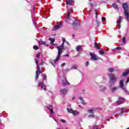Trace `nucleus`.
Instances as JSON below:
<instances>
[{
  "label": "nucleus",
  "instance_id": "nucleus-1",
  "mask_svg": "<svg viewBox=\"0 0 129 129\" xmlns=\"http://www.w3.org/2000/svg\"><path fill=\"white\" fill-rule=\"evenodd\" d=\"M64 43H62L61 46H57V49L58 50L57 56L55 60H50V63L53 66L54 68H56V65H57V62L60 60L61 58V54L63 53L62 50L64 49Z\"/></svg>",
  "mask_w": 129,
  "mask_h": 129
},
{
  "label": "nucleus",
  "instance_id": "nucleus-2",
  "mask_svg": "<svg viewBox=\"0 0 129 129\" xmlns=\"http://www.w3.org/2000/svg\"><path fill=\"white\" fill-rule=\"evenodd\" d=\"M40 53H38L36 54V58H35V63L36 64V77L35 79L38 80L39 79V76L41 74V72L43 71V69L40 68L39 66V59H40Z\"/></svg>",
  "mask_w": 129,
  "mask_h": 129
},
{
  "label": "nucleus",
  "instance_id": "nucleus-3",
  "mask_svg": "<svg viewBox=\"0 0 129 129\" xmlns=\"http://www.w3.org/2000/svg\"><path fill=\"white\" fill-rule=\"evenodd\" d=\"M122 8L124 10V14L125 15V18H126L127 22H129V8L127 3H124L122 5Z\"/></svg>",
  "mask_w": 129,
  "mask_h": 129
},
{
  "label": "nucleus",
  "instance_id": "nucleus-4",
  "mask_svg": "<svg viewBox=\"0 0 129 129\" xmlns=\"http://www.w3.org/2000/svg\"><path fill=\"white\" fill-rule=\"evenodd\" d=\"M108 76L110 78L109 83L111 85L112 84H114L115 82H116L117 78L115 77V75L112 74H109Z\"/></svg>",
  "mask_w": 129,
  "mask_h": 129
},
{
  "label": "nucleus",
  "instance_id": "nucleus-5",
  "mask_svg": "<svg viewBox=\"0 0 129 129\" xmlns=\"http://www.w3.org/2000/svg\"><path fill=\"white\" fill-rule=\"evenodd\" d=\"M72 26L74 28V30L77 31V30H78V27L80 26V23L79 22V21L76 20L74 21V22L72 23Z\"/></svg>",
  "mask_w": 129,
  "mask_h": 129
},
{
  "label": "nucleus",
  "instance_id": "nucleus-6",
  "mask_svg": "<svg viewBox=\"0 0 129 129\" xmlns=\"http://www.w3.org/2000/svg\"><path fill=\"white\" fill-rule=\"evenodd\" d=\"M38 88H40L41 90H42V89H43V90H46V85H45V84H44L43 81H41L38 83Z\"/></svg>",
  "mask_w": 129,
  "mask_h": 129
},
{
  "label": "nucleus",
  "instance_id": "nucleus-7",
  "mask_svg": "<svg viewBox=\"0 0 129 129\" xmlns=\"http://www.w3.org/2000/svg\"><path fill=\"white\" fill-rule=\"evenodd\" d=\"M90 55L91 56L90 58V60H93V61H97L98 59H99V57L97 56L96 54H94L92 52L90 53Z\"/></svg>",
  "mask_w": 129,
  "mask_h": 129
},
{
  "label": "nucleus",
  "instance_id": "nucleus-8",
  "mask_svg": "<svg viewBox=\"0 0 129 129\" xmlns=\"http://www.w3.org/2000/svg\"><path fill=\"white\" fill-rule=\"evenodd\" d=\"M46 107L47 108L48 110H49L50 112V115H49L50 117H52V114H55V112H54V110H53V108L52 107V106H46Z\"/></svg>",
  "mask_w": 129,
  "mask_h": 129
},
{
  "label": "nucleus",
  "instance_id": "nucleus-9",
  "mask_svg": "<svg viewBox=\"0 0 129 129\" xmlns=\"http://www.w3.org/2000/svg\"><path fill=\"white\" fill-rule=\"evenodd\" d=\"M124 101H125V99L121 97H118V101H117V104L118 105H120V104H122V103H124Z\"/></svg>",
  "mask_w": 129,
  "mask_h": 129
},
{
  "label": "nucleus",
  "instance_id": "nucleus-10",
  "mask_svg": "<svg viewBox=\"0 0 129 129\" xmlns=\"http://www.w3.org/2000/svg\"><path fill=\"white\" fill-rule=\"evenodd\" d=\"M35 8H36V6H34L32 9V10L31 11L33 23H34V22L36 23V20L35 19V18H34V17H35Z\"/></svg>",
  "mask_w": 129,
  "mask_h": 129
},
{
  "label": "nucleus",
  "instance_id": "nucleus-11",
  "mask_svg": "<svg viewBox=\"0 0 129 129\" xmlns=\"http://www.w3.org/2000/svg\"><path fill=\"white\" fill-rule=\"evenodd\" d=\"M62 84L63 86H67V85H70V83L68 81H67V79L66 78H63L62 80Z\"/></svg>",
  "mask_w": 129,
  "mask_h": 129
},
{
  "label": "nucleus",
  "instance_id": "nucleus-12",
  "mask_svg": "<svg viewBox=\"0 0 129 129\" xmlns=\"http://www.w3.org/2000/svg\"><path fill=\"white\" fill-rule=\"evenodd\" d=\"M121 16H119L118 20L116 21V24L117 25V26L119 27L118 28H117V30H119L120 29V23H121V21H120L121 20Z\"/></svg>",
  "mask_w": 129,
  "mask_h": 129
},
{
  "label": "nucleus",
  "instance_id": "nucleus-13",
  "mask_svg": "<svg viewBox=\"0 0 129 129\" xmlns=\"http://www.w3.org/2000/svg\"><path fill=\"white\" fill-rule=\"evenodd\" d=\"M60 94L62 95H65V94H67V90L66 89H62L60 90Z\"/></svg>",
  "mask_w": 129,
  "mask_h": 129
},
{
  "label": "nucleus",
  "instance_id": "nucleus-14",
  "mask_svg": "<svg viewBox=\"0 0 129 129\" xmlns=\"http://www.w3.org/2000/svg\"><path fill=\"white\" fill-rule=\"evenodd\" d=\"M61 27H62V24H59L56 27L55 26H54L52 28V31H57V30H59V29H60Z\"/></svg>",
  "mask_w": 129,
  "mask_h": 129
},
{
  "label": "nucleus",
  "instance_id": "nucleus-15",
  "mask_svg": "<svg viewBox=\"0 0 129 129\" xmlns=\"http://www.w3.org/2000/svg\"><path fill=\"white\" fill-rule=\"evenodd\" d=\"M116 50H121V47L117 46L115 49L112 50V52L113 54L116 53Z\"/></svg>",
  "mask_w": 129,
  "mask_h": 129
},
{
  "label": "nucleus",
  "instance_id": "nucleus-16",
  "mask_svg": "<svg viewBox=\"0 0 129 129\" xmlns=\"http://www.w3.org/2000/svg\"><path fill=\"white\" fill-rule=\"evenodd\" d=\"M76 50L77 52H82V46L81 45H78Z\"/></svg>",
  "mask_w": 129,
  "mask_h": 129
},
{
  "label": "nucleus",
  "instance_id": "nucleus-17",
  "mask_svg": "<svg viewBox=\"0 0 129 129\" xmlns=\"http://www.w3.org/2000/svg\"><path fill=\"white\" fill-rule=\"evenodd\" d=\"M39 45H45L46 47H49V44H46V42L42 41H38Z\"/></svg>",
  "mask_w": 129,
  "mask_h": 129
},
{
  "label": "nucleus",
  "instance_id": "nucleus-18",
  "mask_svg": "<svg viewBox=\"0 0 129 129\" xmlns=\"http://www.w3.org/2000/svg\"><path fill=\"white\" fill-rule=\"evenodd\" d=\"M48 40L50 41L51 45H52L53 46H55V44H54V42H55V39L49 37L48 38Z\"/></svg>",
  "mask_w": 129,
  "mask_h": 129
},
{
  "label": "nucleus",
  "instance_id": "nucleus-19",
  "mask_svg": "<svg viewBox=\"0 0 129 129\" xmlns=\"http://www.w3.org/2000/svg\"><path fill=\"white\" fill-rule=\"evenodd\" d=\"M112 7L113 8H114V9H115V10H116L117 11L119 10V9L118 8V6H117V5H116V3H113L112 5Z\"/></svg>",
  "mask_w": 129,
  "mask_h": 129
},
{
  "label": "nucleus",
  "instance_id": "nucleus-20",
  "mask_svg": "<svg viewBox=\"0 0 129 129\" xmlns=\"http://www.w3.org/2000/svg\"><path fill=\"white\" fill-rule=\"evenodd\" d=\"M74 0H66L67 5H69V6H71L72 4H73Z\"/></svg>",
  "mask_w": 129,
  "mask_h": 129
},
{
  "label": "nucleus",
  "instance_id": "nucleus-21",
  "mask_svg": "<svg viewBox=\"0 0 129 129\" xmlns=\"http://www.w3.org/2000/svg\"><path fill=\"white\" fill-rule=\"evenodd\" d=\"M123 81H124V80L123 79L121 80L120 82V84H119V86H120V88H122V89H123V86H124Z\"/></svg>",
  "mask_w": 129,
  "mask_h": 129
},
{
  "label": "nucleus",
  "instance_id": "nucleus-22",
  "mask_svg": "<svg viewBox=\"0 0 129 129\" xmlns=\"http://www.w3.org/2000/svg\"><path fill=\"white\" fill-rule=\"evenodd\" d=\"M129 74V70H126L125 72H124L122 74V76L124 77H125V76H127V75H128Z\"/></svg>",
  "mask_w": 129,
  "mask_h": 129
},
{
  "label": "nucleus",
  "instance_id": "nucleus-23",
  "mask_svg": "<svg viewBox=\"0 0 129 129\" xmlns=\"http://www.w3.org/2000/svg\"><path fill=\"white\" fill-rule=\"evenodd\" d=\"M94 46L95 48H96V49H97V50H99V49H100V47L98 45H97V43L96 42V41H95Z\"/></svg>",
  "mask_w": 129,
  "mask_h": 129
},
{
  "label": "nucleus",
  "instance_id": "nucleus-24",
  "mask_svg": "<svg viewBox=\"0 0 129 129\" xmlns=\"http://www.w3.org/2000/svg\"><path fill=\"white\" fill-rule=\"evenodd\" d=\"M73 114H74V115H78V114H79V112L77 110H74Z\"/></svg>",
  "mask_w": 129,
  "mask_h": 129
},
{
  "label": "nucleus",
  "instance_id": "nucleus-25",
  "mask_svg": "<svg viewBox=\"0 0 129 129\" xmlns=\"http://www.w3.org/2000/svg\"><path fill=\"white\" fill-rule=\"evenodd\" d=\"M67 110H68V112H69V113H73V111H74L73 110V109H70L69 108H67Z\"/></svg>",
  "mask_w": 129,
  "mask_h": 129
},
{
  "label": "nucleus",
  "instance_id": "nucleus-26",
  "mask_svg": "<svg viewBox=\"0 0 129 129\" xmlns=\"http://www.w3.org/2000/svg\"><path fill=\"white\" fill-rule=\"evenodd\" d=\"M121 110H122V111L120 113L118 114V116H121L123 113L125 112V111H124V109H123V108H121Z\"/></svg>",
  "mask_w": 129,
  "mask_h": 129
},
{
  "label": "nucleus",
  "instance_id": "nucleus-27",
  "mask_svg": "<svg viewBox=\"0 0 129 129\" xmlns=\"http://www.w3.org/2000/svg\"><path fill=\"white\" fill-rule=\"evenodd\" d=\"M79 99L81 101V102L82 103H83V104H85V101H84V100L83 99V98H82V97H80Z\"/></svg>",
  "mask_w": 129,
  "mask_h": 129
},
{
  "label": "nucleus",
  "instance_id": "nucleus-28",
  "mask_svg": "<svg viewBox=\"0 0 129 129\" xmlns=\"http://www.w3.org/2000/svg\"><path fill=\"white\" fill-rule=\"evenodd\" d=\"M115 90H117V88H116V87H114V88H111V92H114V91H115Z\"/></svg>",
  "mask_w": 129,
  "mask_h": 129
},
{
  "label": "nucleus",
  "instance_id": "nucleus-29",
  "mask_svg": "<svg viewBox=\"0 0 129 129\" xmlns=\"http://www.w3.org/2000/svg\"><path fill=\"white\" fill-rule=\"evenodd\" d=\"M126 38H125V37H123L122 38V42H123V44H126Z\"/></svg>",
  "mask_w": 129,
  "mask_h": 129
},
{
  "label": "nucleus",
  "instance_id": "nucleus-30",
  "mask_svg": "<svg viewBox=\"0 0 129 129\" xmlns=\"http://www.w3.org/2000/svg\"><path fill=\"white\" fill-rule=\"evenodd\" d=\"M34 25L35 26V28L36 29V30H37V31H39V28H40V26L39 25H36V21L35 22H34Z\"/></svg>",
  "mask_w": 129,
  "mask_h": 129
},
{
  "label": "nucleus",
  "instance_id": "nucleus-31",
  "mask_svg": "<svg viewBox=\"0 0 129 129\" xmlns=\"http://www.w3.org/2000/svg\"><path fill=\"white\" fill-rule=\"evenodd\" d=\"M109 72H113L114 71V69L113 68H111L108 69Z\"/></svg>",
  "mask_w": 129,
  "mask_h": 129
},
{
  "label": "nucleus",
  "instance_id": "nucleus-32",
  "mask_svg": "<svg viewBox=\"0 0 129 129\" xmlns=\"http://www.w3.org/2000/svg\"><path fill=\"white\" fill-rule=\"evenodd\" d=\"M42 78H43V80H47V76L46 75V74H44Z\"/></svg>",
  "mask_w": 129,
  "mask_h": 129
},
{
  "label": "nucleus",
  "instance_id": "nucleus-33",
  "mask_svg": "<svg viewBox=\"0 0 129 129\" xmlns=\"http://www.w3.org/2000/svg\"><path fill=\"white\" fill-rule=\"evenodd\" d=\"M106 90V87H104L103 89H100V91H101L102 92H104V91H105Z\"/></svg>",
  "mask_w": 129,
  "mask_h": 129
},
{
  "label": "nucleus",
  "instance_id": "nucleus-34",
  "mask_svg": "<svg viewBox=\"0 0 129 129\" xmlns=\"http://www.w3.org/2000/svg\"><path fill=\"white\" fill-rule=\"evenodd\" d=\"M123 90H124V92L125 93V94L127 95H129V92L127 91V90L125 89H123Z\"/></svg>",
  "mask_w": 129,
  "mask_h": 129
},
{
  "label": "nucleus",
  "instance_id": "nucleus-35",
  "mask_svg": "<svg viewBox=\"0 0 129 129\" xmlns=\"http://www.w3.org/2000/svg\"><path fill=\"white\" fill-rule=\"evenodd\" d=\"M88 112H89V113H93V111H94V109H90V110H87Z\"/></svg>",
  "mask_w": 129,
  "mask_h": 129
},
{
  "label": "nucleus",
  "instance_id": "nucleus-36",
  "mask_svg": "<svg viewBox=\"0 0 129 129\" xmlns=\"http://www.w3.org/2000/svg\"><path fill=\"white\" fill-rule=\"evenodd\" d=\"M99 54H100V55H103V54H104L105 52L103 50H99Z\"/></svg>",
  "mask_w": 129,
  "mask_h": 129
},
{
  "label": "nucleus",
  "instance_id": "nucleus-37",
  "mask_svg": "<svg viewBox=\"0 0 129 129\" xmlns=\"http://www.w3.org/2000/svg\"><path fill=\"white\" fill-rule=\"evenodd\" d=\"M71 69H77V66L76 65L72 66Z\"/></svg>",
  "mask_w": 129,
  "mask_h": 129
},
{
  "label": "nucleus",
  "instance_id": "nucleus-38",
  "mask_svg": "<svg viewBox=\"0 0 129 129\" xmlns=\"http://www.w3.org/2000/svg\"><path fill=\"white\" fill-rule=\"evenodd\" d=\"M33 49H34V50H38L39 49V48L38 47V46L37 45H34L33 46Z\"/></svg>",
  "mask_w": 129,
  "mask_h": 129
},
{
  "label": "nucleus",
  "instance_id": "nucleus-39",
  "mask_svg": "<svg viewBox=\"0 0 129 129\" xmlns=\"http://www.w3.org/2000/svg\"><path fill=\"white\" fill-rule=\"evenodd\" d=\"M93 129H98V125H95L92 126Z\"/></svg>",
  "mask_w": 129,
  "mask_h": 129
},
{
  "label": "nucleus",
  "instance_id": "nucleus-40",
  "mask_svg": "<svg viewBox=\"0 0 129 129\" xmlns=\"http://www.w3.org/2000/svg\"><path fill=\"white\" fill-rule=\"evenodd\" d=\"M101 20L103 22H105V21H106V19L104 17H102Z\"/></svg>",
  "mask_w": 129,
  "mask_h": 129
},
{
  "label": "nucleus",
  "instance_id": "nucleus-41",
  "mask_svg": "<svg viewBox=\"0 0 129 129\" xmlns=\"http://www.w3.org/2000/svg\"><path fill=\"white\" fill-rule=\"evenodd\" d=\"M95 15H96V19H97V15H98V14H97V9H95Z\"/></svg>",
  "mask_w": 129,
  "mask_h": 129
},
{
  "label": "nucleus",
  "instance_id": "nucleus-42",
  "mask_svg": "<svg viewBox=\"0 0 129 129\" xmlns=\"http://www.w3.org/2000/svg\"><path fill=\"white\" fill-rule=\"evenodd\" d=\"M95 117L94 114L89 115L88 116V117Z\"/></svg>",
  "mask_w": 129,
  "mask_h": 129
},
{
  "label": "nucleus",
  "instance_id": "nucleus-43",
  "mask_svg": "<svg viewBox=\"0 0 129 129\" xmlns=\"http://www.w3.org/2000/svg\"><path fill=\"white\" fill-rule=\"evenodd\" d=\"M61 122H64V123H66V122H67L66 120H65L63 119H61Z\"/></svg>",
  "mask_w": 129,
  "mask_h": 129
},
{
  "label": "nucleus",
  "instance_id": "nucleus-44",
  "mask_svg": "<svg viewBox=\"0 0 129 129\" xmlns=\"http://www.w3.org/2000/svg\"><path fill=\"white\" fill-rule=\"evenodd\" d=\"M70 10L68 9V15L70 16Z\"/></svg>",
  "mask_w": 129,
  "mask_h": 129
},
{
  "label": "nucleus",
  "instance_id": "nucleus-45",
  "mask_svg": "<svg viewBox=\"0 0 129 129\" xmlns=\"http://www.w3.org/2000/svg\"><path fill=\"white\" fill-rule=\"evenodd\" d=\"M62 43H63L64 44L65 42H66V39H65V38H62Z\"/></svg>",
  "mask_w": 129,
  "mask_h": 129
},
{
  "label": "nucleus",
  "instance_id": "nucleus-46",
  "mask_svg": "<svg viewBox=\"0 0 129 129\" xmlns=\"http://www.w3.org/2000/svg\"><path fill=\"white\" fill-rule=\"evenodd\" d=\"M89 65V61H88L86 62V66L87 67Z\"/></svg>",
  "mask_w": 129,
  "mask_h": 129
},
{
  "label": "nucleus",
  "instance_id": "nucleus-47",
  "mask_svg": "<svg viewBox=\"0 0 129 129\" xmlns=\"http://www.w3.org/2000/svg\"><path fill=\"white\" fill-rule=\"evenodd\" d=\"M65 65H66V63L64 62L61 65V67H64Z\"/></svg>",
  "mask_w": 129,
  "mask_h": 129
},
{
  "label": "nucleus",
  "instance_id": "nucleus-48",
  "mask_svg": "<svg viewBox=\"0 0 129 129\" xmlns=\"http://www.w3.org/2000/svg\"><path fill=\"white\" fill-rule=\"evenodd\" d=\"M96 24H97V27H99V22H98V21H96Z\"/></svg>",
  "mask_w": 129,
  "mask_h": 129
},
{
  "label": "nucleus",
  "instance_id": "nucleus-49",
  "mask_svg": "<svg viewBox=\"0 0 129 129\" xmlns=\"http://www.w3.org/2000/svg\"><path fill=\"white\" fill-rule=\"evenodd\" d=\"M67 19L68 20H69V19H70V15H67Z\"/></svg>",
  "mask_w": 129,
  "mask_h": 129
},
{
  "label": "nucleus",
  "instance_id": "nucleus-50",
  "mask_svg": "<svg viewBox=\"0 0 129 129\" xmlns=\"http://www.w3.org/2000/svg\"><path fill=\"white\" fill-rule=\"evenodd\" d=\"M128 82H129V78L127 79L125 84H127V83H128Z\"/></svg>",
  "mask_w": 129,
  "mask_h": 129
},
{
  "label": "nucleus",
  "instance_id": "nucleus-51",
  "mask_svg": "<svg viewBox=\"0 0 129 129\" xmlns=\"http://www.w3.org/2000/svg\"><path fill=\"white\" fill-rule=\"evenodd\" d=\"M63 57H69V54H66L63 55Z\"/></svg>",
  "mask_w": 129,
  "mask_h": 129
},
{
  "label": "nucleus",
  "instance_id": "nucleus-52",
  "mask_svg": "<svg viewBox=\"0 0 129 129\" xmlns=\"http://www.w3.org/2000/svg\"><path fill=\"white\" fill-rule=\"evenodd\" d=\"M38 65H39V67H40V66H42L43 65V62L41 61V62L40 63L38 64Z\"/></svg>",
  "mask_w": 129,
  "mask_h": 129
},
{
  "label": "nucleus",
  "instance_id": "nucleus-53",
  "mask_svg": "<svg viewBox=\"0 0 129 129\" xmlns=\"http://www.w3.org/2000/svg\"><path fill=\"white\" fill-rule=\"evenodd\" d=\"M70 71L69 69L65 70L64 71L66 72H68Z\"/></svg>",
  "mask_w": 129,
  "mask_h": 129
},
{
  "label": "nucleus",
  "instance_id": "nucleus-54",
  "mask_svg": "<svg viewBox=\"0 0 129 129\" xmlns=\"http://www.w3.org/2000/svg\"><path fill=\"white\" fill-rule=\"evenodd\" d=\"M72 37H73V39L74 38H75V35L73 34V35H72Z\"/></svg>",
  "mask_w": 129,
  "mask_h": 129
},
{
  "label": "nucleus",
  "instance_id": "nucleus-55",
  "mask_svg": "<svg viewBox=\"0 0 129 129\" xmlns=\"http://www.w3.org/2000/svg\"><path fill=\"white\" fill-rule=\"evenodd\" d=\"M90 6H91V7H93V4H92V3H90Z\"/></svg>",
  "mask_w": 129,
  "mask_h": 129
},
{
  "label": "nucleus",
  "instance_id": "nucleus-56",
  "mask_svg": "<svg viewBox=\"0 0 129 129\" xmlns=\"http://www.w3.org/2000/svg\"><path fill=\"white\" fill-rule=\"evenodd\" d=\"M116 112L114 111L113 113H112L111 115H113V114H115V113H116Z\"/></svg>",
  "mask_w": 129,
  "mask_h": 129
},
{
  "label": "nucleus",
  "instance_id": "nucleus-57",
  "mask_svg": "<svg viewBox=\"0 0 129 129\" xmlns=\"http://www.w3.org/2000/svg\"><path fill=\"white\" fill-rule=\"evenodd\" d=\"M43 59H44V57H42V58H41V62H43Z\"/></svg>",
  "mask_w": 129,
  "mask_h": 129
},
{
  "label": "nucleus",
  "instance_id": "nucleus-58",
  "mask_svg": "<svg viewBox=\"0 0 129 129\" xmlns=\"http://www.w3.org/2000/svg\"><path fill=\"white\" fill-rule=\"evenodd\" d=\"M64 22H65L66 23H68V22L67 21V19H66L65 20H64Z\"/></svg>",
  "mask_w": 129,
  "mask_h": 129
},
{
  "label": "nucleus",
  "instance_id": "nucleus-59",
  "mask_svg": "<svg viewBox=\"0 0 129 129\" xmlns=\"http://www.w3.org/2000/svg\"><path fill=\"white\" fill-rule=\"evenodd\" d=\"M117 3H119V4H120V1L119 0H116Z\"/></svg>",
  "mask_w": 129,
  "mask_h": 129
},
{
  "label": "nucleus",
  "instance_id": "nucleus-60",
  "mask_svg": "<svg viewBox=\"0 0 129 129\" xmlns=\"http://www.w3.org/2000/svg\"><path fill=\"white\" fill-rule=\"evenodd\" d=\"M76 97H73V98H72V100H74V99H75Z\"/></svg>",
  "mask_w": 129,
  "mask_h": 129
},
{
  "label": "nucleus",
  "instance_id": "nucleus-61",
  "mask_svg": "<svg viewBox=\"0 0 129 129\" xmlns=\"http://www.w3.org/2000/svg\"><path fill=\"white\" fill-rule=\"evenodd\" d=\"M90 9L91 10H92V9H93V7H91Z\"/></svg>",
  "mask_w": 129,
  "mask_h": 129
},
{
  "label": "nucleus",
  "instance_id": "nucleus-62",
  "mask_svg": "<svg viewBox=\"0 0 129 129\" xmlns=\"http://www.w3.org/2000/svg\"><path fill=\"white\" fill-rule=\"evenodd\" d=\"M66 43H68V45H69V43H68V42L66 41Z\"/></svg>",
  "mask_w": 129,
  "mask_h": 129
},
{
  "label": "nucleus",
  "instance_id": "nucleus-63",
  "mask_svg": "<svg viewBox=\"0 0 129 129\" xmlns=\"http://www.w3.org/2000/svg\"><path fill=\"white\" fill-rule=\"evenodd\" d=\"M108 99H109V100H110L111 99V98H109Z\"/></svg>",
  "mask_w": 129,
  "mask_h": 129
},
{
  "label": "nucleus",
  "instance_id": "nucleus-64",
  "mask_svg": "<svg viewBox=\"0 0 129 129\" xmlns=\"http://www.w3.org/2000/svg\"><path fill=\"white\" fill-rule=\"evenodd\" d=\"M56 129H60V128H56Z\"/></svg>",
  "mask_w": 129,
  "mask_h": 129
}]
</instances>
